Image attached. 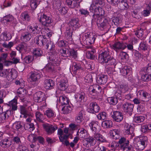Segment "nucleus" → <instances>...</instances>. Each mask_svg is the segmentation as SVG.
Segmentation results:
<instances>
[{"label":"nucleus","mask_w":151,"mask_h":151,"mask_svg":"<svg viewBox=\"0 0 151 151\" xmlns=\"http://www.w3.org/2000/svg\"><path fill=\"white\" fill-rule=\"evenodd\" d=\"M147 140V137L145 136L137 137L134 139V143L137 149L142 150L145 147V142Z\"/></svg>","instance_id":"f257e3e1"},{"label":"nucleus","mask_w":151,"mask_h":151,"mask_svg":"<svg viewBox=\"0 0 151 151\" xmlns=\"http://www.w3.org/2000/svg\"><path fill=\"white\" fill-rule=\"evenodd\" d=\"M99 60L102 63H107L109 62L111 64H114V60L109 55L108 51L103 52L99 54Z\"/></svg>","instance_id":"f03ea898"},{"label":"nucleus","mask_w":151,"mask_h":151,"mask_svg":"<svg viewBox=\"0 0 151 151\" xmlns=\"http://www.w3.org/2000/svg\"><path fill=\"white\" fill-rule=\"evenodd\" d=\"M147 74H143L142 76L141 79L144 81H148L151 80V66L148 65L145 69Z\"/></svg>","instance_id":"7ed1b4c3"},{"label":"nucleus","mask_w":151,"mask_h":151,"mask_svg":"<svg viewBox=\"0 0 151 151\" xmlns=\"http://www.w3.org/2000/svg\"><path fill=\"white\" fill-rule=\"evenodd\" d=\"M96 19L97 25L101 29H104L108 24L107 20L104 17Z\"/></svg>","instance_id":"20e7f679"},{"label":"nucleus","mask_w":151,"mask_h":151,"mask_svg":"<svg viewBox=\"0 0 151 151\" xmlns=\"http://www.w3.org/2000/svg\"><path fill=\"white\" fill-rule=\"evenodd\" d=\"M105 14L104 10L101 7H98L95 9V14L93 15L94 18L95 19L104 17Z\"/></svg>","instance_id":"39448f33"},{"label":"nucleus","mask_w":151,"mask_h":151,"mask_svg":"<svg viewBox=\"0 0 151 151\" xmlns=\"http://www.w3.org/2000/svg\"><path fill=\"white\" fill-rule=\"evenodd\" d=\"M33 99L35 102H40L45 100V95L44 93L39 91L35 94Z\"/></svg>","instance_id":"423d86ee"},{"label":"nucleus","mask_w":151,"mask_h":151,"mask_svg":"<svg viewBox=\"0 0 151 151\" xmlns=\"http://www.w3.org/2000/svg\"><path fill=\"white\" fill-rule=\"evenodd\" d=\"M40 21L44 26H48L52 22L51 18L43 14L40 19Z\"/></svg>","instance_id":"0eeeda50"},{"label":"nucleus","mask_w":151,"mask_h":151,"mask_svg":"<svg viewBox=\"0 0 151 151\" xmlns=\"http://www.w3.org/2000/svg\"><path fill=\"white\" fill-rule=\"evenodd\" d=\"M85 36L86 37V45H90L94 42L95 38L92 33L88 32L86 33Z\"/></svg>","instance_id":"6e6552de"},{"label":"nucleus","mask_w":151,"mask_h":151,"mask_svg":"<svg viewBox=\"0 0 151 151\" xmlns=\"http://www.w3.org/2000/svg\"><path fill=\"white\" fill-rule=\"evenodd\" d=\"M112 117L114 120L116 122H120L121 121L123 118V115L122 113L118 111H114L113 112V114Z\"/></svg>","instance_id":"1a4fd4ad"},{"label":"nucleus","mask_w":151,"mask_h":151,"mask_svg":"<svg viewBox=\"0 0 151 151\" xmlns=\"http://www.w3.org/2000/svg\"><path fill=\"white\" fill-rule=\"evenodd\" d=\"M101 88L99 85H94L91 86L89 88V91L96 95L99 94L101 91Z\"/></svg>","instance_id":"9d476101"},{"label":"nucleus","mask_w":151,"mask_h":151,"mask_svg":"<svg viewBox=\"0 0 151 151\" xmlns=\"http://www.w3.org/2000/svg\"><path fill=\"white\" fill-rule=\"evenodd\" d=\"M43 126L47 134H52L58 129V127L55 126H50L46 124H43Z\"/></svg>","instance_id":"9b49d317"},{"label":"nucleus","mask_w":151,"mask_h":151,"mask_svg":"<svg viewBox=\"0 0 151 151\" xmlns=\"http://www.w3.org/2000/svg\"><path fill=\"white\" fill-rule=\"evenodd\" d=\"M17 76V71L14 69H12L8 72L6 78L9 81H12L16 78Z\"/></svg>","instance_id":"f8f14e48"},{"label":"nucleus","mask_w":151,"mask_h":151,"mask_svg":"<svg viewBox=\"0 0 151 151\" xmlns=\"http://www.w3.org/2000/svg\"><path fill=\"white\" fill-rule=\"evenodd\" d=\"M122 107L125 112L130 114L133 111L134 106L130 103H126L123 105Z\"/></svg>","instance_id":"ddd939ff"},{"label":"nucleus","mask_w":151,"mask_h":151,"mask_svg":"<svg viewBox=\"0 0 151 151\" xmlns=\"http://www.w3.org/2000/svg\"><path fill=\"white\" fill-rule=\"evenodd\" d=\"M118 89L120 91L121 93L129 92L131 90L127 84H124L120 85L118 87Z\"/></svg>","instance_id":"4468645a"},{"label":"nucleus","mask_w":151,"mask_h":151,"mask_svg":"<svg viewBox=\"0 0 151 151\" xmlns=\"http://www.w3.org/2000/svg\"><path fill=\"white\" fill-rule=\"evenodd\" d=\"M126 47V45L124 43H121L119 42H115L113 45V48L115 50L124 49Z\"/></svg>","instance_id":"2eb2a0df"},{"label":"nucleus","mask_w":151,"mask_h":151,"mask_svg":"<svg viewBox=\"0 0 151 151\" xmlns=\"http://www.w3.org/2000/svg\"><path fill=\"white\" fill-rule=\"evenodd\" d=\"M110 133V136L114 139H118L119 137L120 131L119 129H115L111 130Z\"/></svg>","instance_id":"dca6fc26"},{"label":"nucleus","mask_w":151,"mask_h":151,"mask_svg":"<svg viewBox=\"0 0 151 151\" xmlns=\"http://www.w3.org/2000/svg\"><path fill=\"white\" fill-rule=\"evenodd\" d=\"M54 85V82L51 79L46 80L44 82V86L46 89L51 88Z\"/></svg>","instance_id":"f3484780"},{"label":"nucleus","mask_w":151,"mask_h":151,"mask_svg":"<svg viewBox=\"0 0 151 151\" xmlns=\"http://www.w3.org/2000/svg\"><path fill=\"white\" fill-rule=\"evenodd\" d=\"M17 93L20 97L23 98V99H24V97L27 95V91L22 87H21L18 89Z\"/></svg>","instance_id":"a211bd4d"},{"label":"nucleus","mask_w":151,"mask_h":151,"mask_svg":"<svg viewBox=\"0 0 151 151\" xmlns=\"http://www.w3.org/2000/svg\"><path fill=\"white\" fill-rule=\"evenodd\" d=\"M90 109L92 113L97 112L99 109L100 107L96 103H93L90 104Z\"/></svg>","instance_id":"6ab92c4d"},{"label":"nucleus","mask_w":151,"mask_h":151,"mask_svg":"<svg viewBox=\"0 0 151 151\" xmlns=\"http://www.w3.org/2000/svg\"><path fill=\"white\" fill-rule=\"evenodd\" d=\"M40 75L37 72H32L30 76L31 81L33 82L36 81L39 79L40 78Z\"/></svg>","instance_id":"aec40b11"},{"label":"nucleus","mask_w":151,"mask_h":151,"mask_svg":"<svg viewBox=\"0 0 151 151\" xmlns=\"http://www.w3.org/2000/svg\"><path fill=\"white\" fill-rule=\"evenodd\" d=\"M42 36L46 37H50L52 35V32L48 28H45L42 30Z\"/></svg>","instance_id":"412c9836"},{"label":"nucleus","mask_w":151,"mask_h":151,"mask_svg":"<svg viewBox=\"0 0 151 151\" xmlns=\"http://www.w3.org/2000/svg\"><path fill=\"white\" fill-rule=\"evenodd\" d=\"M129 141L126 140V139L124 137L121 138L119 141V143L121 145L120 147L122 148L124 147L125 148L129 144Z\"/></svg>","instance_id":"4be33fe9"},{"label":"nucleus","mask_w":151,"mask_h":151,"mask_svg":"<svg viewBox=\"0 0 151 151\" xmlns=\"http://www.w3.org/2000/svg\"><path fill=\"white\" fill-rule=\"evenodd\" d=\"M59 101L60 103L63 105L68 104L69 102V99L64 95L60 96Z\"/></svg>","instance_id":"5701e85b"},{"label":"nucleus","mask_w":151,"mask_h":151,"mask_svg":"<svg viewBox=\"0 0 151 151\" xmlns=\"http://www.w3.org/2000/svg\"><path fill=\"white\" fill-rule=\"evenodd\" d=\"M68 136L65 135L63 136H59V138L60 141L62 142V143L68 146L70 144L68 140L67 139L68 138Z\"/></svg>","instance_id":"b1692460"},{"label":"nucleus","mask_w":151,"mask_h":151,"mask_svg":"<svg viewBox=\"0 0 151 151\" xmlns=\"http://www.w3.org/2000/svg\"><path fill=\"white\" fill-rule=\"evenodd\" d=\"M107 77L106 76L102 75L97 79L98 83L100 84H104L107 81Z\"/></svg>","instance_id":"393cba45"},{"label":"nucleus","mask_w":151,"mask_h":151,"mask_svg":"<svg viewBox=\"0 0 151 151\" xmlns=\"http://www.w3.org/2000/svg\"><path fill=\"white\" fill-rule=\"evenodd\" d=\"M113 123L111 120H106L103 121L102 123V126L105 128H110L112 126Z\"/></svg>","instance_id":"a878e982"},{"label":"nucleus","mask_w":151,"mask_h":151,"mask_svg":"<svg viewBox=\"0 0 151 151\" xmlns=\"http://www.w3.org/2000/svg\"><path fill=\"white\" fill-rule=\"evenodd\" d=\"M46 40L43 36L40 35L38 37L37 39V43L38 45L42 46L44 45V43H45Z\"/></svg>","instance_id":"bb28decb"},{"label":"nucleus","mask_w":151,"mask_h":151,"mask_svg":"<svg viewBox=\"0 0 151 151\" xmlns=\"http://www.w3.org/2000/svg\"><path fill=\"white\" fill-rule=\"evenodd\" d=\"M125 132L127 134H132L133 132V129L130 125L126 124L125 125Z\"/></svg>","instance_id":"cd10ccee"},{"label":"nucleus","mask_w":151,"mask_h":151,"mask_svg":"<svg viewBox=\"0 0 151 151\" xmlns=\"http://www.w3.org/2000/svg\"><path fill=\"white\" fill-rule=\"evenodd\" d=\"M17 100L16 99H14L11 101L9 102V105L10 106L12 107V110L15 111L17 109Z\"/></svg>","instance_id":"c85d7f7f"},{"label":"nucleus","mask_w":151,"mask_h":151,"mask_svg":"<svg viewBox=\"0 0 151 151\" xmlns=\"http://www.w3.org/2000/svg\"><path fill=\"white\" fill-rule=\"evenodd\" d=\"M85 95V93L83 92H81V93H78L76 95V98L79 102H84Z\"/></svg>","instance_id":"c756f323"},{"label":"nucleus","mask_w":151,"mask_h":151,"mask_svg":"<svg viewBox=\"0 0 151 151\" xmlns=\"http://www.w3.org/2000/svg\"><path fill=\"white\" fill-rule=\"evenodd\" d=\"M67 5L71 8H74L77 5V2L76 0H66Z\"/></svg>","instance_id":"7c9ffc66"},{"label":"nucleus","mask_w":151,"mask_h":151,"mask_svg":"<svg viewBox=\"0 0 151 151\" xmlns=\"http://www.w3.org/2000/svg\"><path fill=\"white\" fill-rule=\"evenodd\" d=\"M72 110V108L68 104L66 105L62 109V111L63 113L64 114H67L70 113Z\"/></svg>","instance_id":"2f4dec72"},{"label":"nucleus","mask_w":151,"mask_h":151,"mask_svg":"<svg viewBox=\"0 0 151 151\" xmlns=\"http://www.w3.org/2000/svg\"><path fill=\"white\" fill-rule=\"evenodd\" d=\"M20 111L21 113L24 115V117L25 118L27 117V115H29V113L27 110L23 106H20Z\"/></svg>","instance_id":"473e14b6"},{"label":"nucleus","mask_w":151,"mask_h":151,"mask_svg":"<svg viewBox=\"0 0 151 151\" xmlns=\"http://www.w3.org/2000/svg\"><path fill=\"white\" fill-rule=\"evenodd\" d=\"M78 134L79 137L84 138L87 135V132L86 130L83 129H79L78 133Z\"/></svg>","instance_id":"72a5a7b5"},{"label":"nucleus","mask_w":151,"mask_h":151,"mask_svg":"<svg viewBox=\"0 0 151 151\" xmlns=\"http://www.w3.org/2000/svg\"><path fill=\"white\" fill-rule=\"evenodd\" d=\"M67 82L64 81H62L59 85V88L62 91H65L67 87Z\"/></svg>","instance_id":"f704fd0d"},{"label":"nucleus","mask_w":151,"mask_h":151,"mask_svg":"<svg viewBox=\"0 0 151 151\" xmlns=\"http://www.w3.org/2000/svg\"><path fill=\"white\" fill-rule=\"evenodd\" d=\"M138 93L140 95H142L144 98V100L143 101H148L149 99V96L148 93L143 90L139 91L138 92Z\"/></svg>","instance_id":"c9c22d12"},{"label":"nucleus","mask_w":151,"mask_h":151,"mask_svg":"<svg viewBox=\"0 0 151 151\" xmlns=\"http://www.w3.org/2000/svg\"><path fill=\"white\" fill-rule=\"evenodd\" d=\"M44 114L45 115H46L48 117L51 118L54 116V113L52 109H48L45 111Z\"/></svg>","instance_id":"e433bc0d"},{"label":"nucleus","mask_w":151,"mask_h":151,"mask_svg":"<svg viewBox=\"0 0 151 151\" xmlns=\"http://www.w3.org/2000/svg\"><path fill=\"white\" fill-rule=\"evenodd\" d=\"M29 28L32 32L33 34H38L40 31V28H39L37 25L34 27L30 26Z\"/></svg>","instance_id":"4c0bfd02"},{"label":"nucleus","mask_w":151,"mask_h":151,"mask_svg":"<svg viewBox=\"0 0 151 151\" xmlns=\"http://www.w3.org/2000/svg\"><path fill=\"white\" fill-rule=\"evenodd\" d=\"M24 127L26 129L29 130L30 132L32 131L35 128L34 124L33 123L25 124Z\"/></svg>","instance_id":"58836bf2"},{"label":"nucleus","mask_w":151,"mask_h":151,"mask_svg":"<svg viewBox=\"0 0 151 151\" xmlns=\"http://www.w3.org/2000/svg\"><path fill=\"white\" fill-rule=\"evenodd\" d=\"M98 122H92L90 123L89 126L91 128L92 130L94 132H96L97 129L99 128V125Z\"/></svg>","instance_id":"ea45409f"},{"label":"nucleus","mask_w":151,"mask_h":151,"mask_svg":"<svg viewBox=\"0 0 151 151\" xmlns=\"http://www.w3.org/2000/svg\"><path fill=\"white\" fill-rule=\"evenodd\" d=\"M78 22L79 20L78 19H72L70 24L72 26L77 28L79 26Z\"/></svg>","instance_id":"a19ab883"},{"label":"nucleus","mask_w":151,"mask_h":151,"mask_svg":"<svg viewBox=\"0 0 151 151\" xmlns=\"http://www.w3.org/2000/svg\"><path fill=\"white\" fill-rule=\"evenodd\" d=\"M35 116L36 119L37 121L40 122H42L43 116L42 114L39 111H37L36 113Z\"/></svg>","instance_id":"79ce46f5"},{"label":"nucleus","mask_w":151,"mask_h":151,"mask_svg":"<svg viewBox=\"0 0 151 151\" xmlns=\"http://www.w3.org/2000/svg\"><path fill=\"white\" fill-rule=\"evenodd\" d=\"M145 118L144 116H139L134 117V121L137 123H139L143 122L145 120Z\"/></svg>","instance_id":"37998d69"},{"label":"nucleus","mask_w":151,"mask_h":151,"mask_svg":"<svg viewBox=\"0 0 151 151\" xmlns=\"http://www.w3.org/2000/svg\"><path fill=\"white\" fill-rule=\"evenodd\" d=\"M46 46L47 49H48L49 47H51V52H52V54L53 53H54L55 50L54 49H53V48L55 46L52 44L51 42L50 41H47L46 44Z\"/></svg>","instance_id":"c03bdc74"},{"label":"nucleus","mask_w":151,"mask_h":151,"mask_svg":"<svg viewBox=\"0 0 151 151\" xmlns=\"http://www.w3.org/2000/svg\"><path fill=\"white\" fill-rule=\"evenodd\" d=\"M33 60V57L32 56L28 55L24 58V61L26 63H31Z\"/></svg>","instance_id":"a18cd8bd"},{"label":"nucleus","mask_w":151,"mask_h":151,"mask_svg":"<svg viewBox=\"0 0 151 151\" xmlns=\"http://www.w3.org/2000/svg\"><path fill=\"white\" fill-rule=\"evenodd\" d=\"M130 70L127 66H124L120 70V72L124 76L127 75L129 72Z\"/></svg>","instance_id":"49530a36"},{"label":"nucleus","mask_w":151,"mask_h":151,"mask_svg":"<svg viewBox=\"0 0 151 151\" xmlns=\"http://www.w3.org/2000/svg\"><path fill=\"white\" fill-rule=\"evenodd\" d=\"M128 7L127 4L125 2H121L119 4V8L122 10H124L127 9Z\"/></svg>","instance_id":"de8ad7c7"},{"label":"nucleus","mask_w":151,"mask_h":151,"mask_svg":"<svg viewBox=\"0 0 151 151\" xmlns=\"http://www.w3.org/2000/svg\"><path fill=\"white\" fill-rule=\"evenodd\" d=\"M2 36L3 37L4 40L5 41L8 40L10 39L12 37V36L10 34L6 32H4L2 34Z\"/></svg>","instance_id":"09e8293b"},{"label":"nucleus","mask_w":151,"mask_h":151,"mask_svg":"<svg viewBox=\"0 0 151 151\" xmlns=\"http://www.w3.org/2000/svg\"><path fill=\"white\" fill-rule=\"evenodd\" d=\"M22 19L24 21H29L30 19L28 13L26 12H23L22 14Z\"/></svg>","instance_id":"8fccbe9b"},{"label":"nucleus","mask_w":151,"mask_h":151,"mask_svg":"<svg viewBox=\"0 0 151 151\" xmlns=\"http://www.w3.org/2000/svg\"><path fill=\"white\" fill-rule=\"evenodd\" d=\"M108 101L111 104L115 105L117 103V99L114 97H109L107 99Z\"/></svg>","instance_id":"3c124183"},{"label":"nucleus","mask_w":151,"mask_h":151,"mask_svg":"<svg viewBox=\"0 0 151 151\" xmlns=\"http://www.w3.org/2000/svg\"><path fill=\"white\" fill-rule=\"evenodd\" d=\"M34 54L36 56H41L42 54V51L39 48L35 49L33 52Z\"/></svg>","instance_id":"603ef678"},{"label":"nucleus","mask_w":151,"mask_h":151,"mask_svg":"<svg viewBox=\"0 0 151 151\" xmlns=\"http://www.w3.org/2000/svg\"><path fill=\"white\" fill-rule=\"evenodd\" d=\"M30 5L32 10H35L37 6V4L36 0H31Z\"/></svg>","instance_id":"864d4df0"},{"label":"nucleus","mask_w":151,"mask_h":151,"mask_svg":"<svg viewBox=\"0 0 151 151\" xmlns=\"http://www.w3.org/2000/svg\"><path fill=\"white\" fill-rule=\"evenodd\" d=\"M106 116V114L105 112H102L98 115L97 117L100 120H104Z\"/></svg>","instance_id":"5fc2aeb1"},{"label":"nucleus","mask_w":151,"mask_h":151,"mask_svg":"<svg viewBox=\"0 0 151 151\" xmlns=\"http://www.w3.org/2000/svg\"><path fill=\"white\" fill-rule=\"evenodd\" d=\"M31 38V35L29 33H27L23 36V41L27 42Z\"/></svg>","instance_id":"6e6d98bb"},{"label":"nucleus","mask_w":151,"mask_h":151,"mask_svg":"<svg viewBox=\"0 0 151 151\" xmlns=\"http://www.w3.org/2000/svg\"><path fill=\"white\" fill-rule=\"evenodd\" d=\"M1 146L6 147H9L10 145L8 139H5L2 141H1Z\"/></svg>","instance_id":"4d7b16f0"},{"label":"nucleus","mask_w":151,"mask_h":151,"mask_svg":"<svg viewBox=\"0 0 151 151\" xmlns=\"http://www.w3.org/2000/svg\"><path fill=\"white\" fill-rule=\"evenodd\" d=\"M94 139L93 138H88L83 141L84 144L87 145L88 143H91L93 141Z\"/></svg>","instance_id":"13d9d810"},{"label":"nucleus","mask_w":151,"mask_h":151,"mask_svg":"<svg viewBox=\"0 0 151 151\" xmlns=\"http://www.w3.org/2000/svg\"><path fill=\"white\" fill-rule=\"evenodd\" d=\"M13 19V17L12 16L7 15L4 17L3 21L4 22H8L11 21Z\"/></svg>","instance_id":"bf43d9fd"},{"label":"nucleus","mask_w":151,"mask_h":151,"mask_svg":"<svg viewBox=\"0 0 151 151\" xmlns=\"http://www.w3.org/2000/svg\"><path fill=\"white\" fill-rule=\"evenodd\" d=\"M14 45V42H9L8 44L4 43L3 44V46L6 48H10Z\"/></svg>","instance_id":"052dcab7"},{"label":"nucleus","mask_w":151,"mask_h":151,"mask_svg":"<svg viewBox=\"0 0 151 151\" xmlns=\"http://www.w3.org/2000/svg\"><path fill=\"white\" fill-rule=\"evenodd\" d=\"M151 130V127L149 128L146 125H143L141 127V131L144 133L147 132L148 130Z\"/></svg>","instance_id":"680f3d73"},{"label":"nucleus","mask_w":151,"mask_h":151,"mask_svg":"<svg viewBox=\"0 0 151 151\" xmlns=\"http://www.w3.org/2000/svg\"><path fill=\"white\" fill-rule=\"evenodd\" d=\"M94 138L97 141L104 142L105 140L103 139L101 136L99 134H97L95 135Z\"/></svg>","instance_id":"e2e57ef3"},{"label":"nucleus","mask_w":151,"mask_h":151,"mask_svg":"<svg viewBox=\"0 0 151 151\" xmlns=\"http://www.w3.org/2000/svg\"><path fill=\"white\" fill-rule=\"evenodd\" d=\"M28 138L29 141L32 142H35L36 139V136L34 134H30L28 136Z\"/></svg>","instance_id":"0e129e2a"},{"label":"nucleus","mask_w":151,"mask_h":151,"mask_svg":"<svg viewBox=\"0 0 151 151\" xmlns=\"http://www.w3.org/2000/svg\"><path fill=\"white\" fill-rule=\"evenodd\" d=\"M70 55L74 58H76L77 56V53L76 51L73 49H71L69 51Z\"/></svg>","instance_id":"69168bd1"},{"label":"nucleus","mask_w":151,"mask_h":151,"mask_svg":"<svg viewBox=\"0 0 151 151\" xmlns=\"http://www.w3.org/2000/svg\"><path fill=\"white\" fill-rule=\"evenodd\" d=\"M127 56V55L125 52H120L119 56L121 59L124 60L126 59V57Z\"/></svg>","instance_id":"338daca9"},{"label":"nucleus","mask_w":151,"mask_h":151,"mask_svg":"<svg viewBox=\"0 0 151 151\" xmlns=\"http://www.w3.org/2000/svg\"><path fill=\"white\" fill-rule=\"evenodd\" d=\"M27 46L26 43H24L20 45L19 47V50L22 51L23 50H25L27 49Z\"/></svg>","instance_id":"774afa93"}]
</instances>
